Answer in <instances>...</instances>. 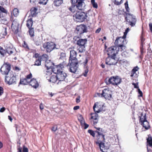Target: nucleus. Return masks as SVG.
<instances>
[{
    "label": "nucleus",
    "instance_id": "nucleus-2",
    "mask_svg": "<svg viewBox=\"0 0 152 152\" xmlns=\"http://www.w3.org/2000/svg\"><path fill=\"white\" fill-rule=\"evenodd\" d=\"M87 17V14L81 10L77 11L75 14L73 15L74 19L78 22H82L85 21Z\"/></svg>",
    "mask_w": 152,
    "mask_h": 152
},
{
    "label": "nucleus",
    "instance_id": "nucleus-7",
    "mask_svg": "<svg viewBox=\"0 0 152 152\" xmlns=\"http://www.w3.org/2000/svg\"><path fill=\"white\" fill-rule=\"evenodd\" d=\"M43 47L47 52H50L56 47V45L53 42H46L43 44Z\"/></svg>",
    "mask_w": 152,
    "mask_h": 152
},
{
    "label": "nucleus",
    "instance_id": "nucleus-17",
    "mask_svg": "<svg viewBox=\"0 0 152 152\" xmlns=\"http://www.w3.org/2000/svg\"><path fill=\"white\" fill-rule=\"evenodd\" d=\"M19 23L15 20L12 21L11 25V27L13 29V30L15 31V34H17L19 31Z\"/></svg>",
    "mask_w": 152,
    "mask_h": 152
},
{
    "label": "nucleus",
    "instance_id": "nucleus-36",
    "mask_svg": "<svg viewBox=\"0 0 152 152\" xmlns=\"http://www.w3.org/2000/svg\"><path fill=\"white\" fill-rule=\"evenodd\" d=\"M62 0H55L54 1L55 5L56 6H58L63 2Z\"/></svg>",
    "mask_w": 152,
    "mask_h": 152
},
{
    "label": "nucleus",
    "instance_id": "nucleus-41",
    "mask_svg": "<svg viewBox=\"0 0 152 152\" xmlns=\"http://www.w3.org/2000/svg\"><path fill=\"white\" fill-rule=\"evenodd\" d=\"M0 53L2 56H4V54L5 53V51L1 46H0Z\"/></svg>",
    "mask_w": 152,
    "mask_h": 152
},
{
    "label": "nucleus",
    "instance_id": "nucleus-30",
    "mask_svg": "<svg viewBox=\"0 0 152 152\" xmlns=\"http://www.w3.org/2000/svg\"><path fill=\"white\" fill-rule=\"evenodd\" d=\"M139 117L140 118L139 121L140 122V124L142 122H144V121L147 120L146 113L143 115V113H142L141 114V116H139Z\"/></svg>",
    "mask_w": 152,
    "mask_h": 152
},
{
    "label": "nucleus",
    "instance_id": "nucleus-51",
    "mask_svg": "<svg viewBox=\"0 0 152 152\" xmlns=\"http://www.w3.org/2000/svg\"><path fill=\"white\" fill-rule=\"evenodd\" d=\"M100 132L101 131H95V132L97 133V134H98V135H97V137H98V136H100L102 134Z\"/></svg>",
    "mask_w": 152,
    "mask_h": 152
},
{
    "label": "nucleus",
    "instance_id": "nucleus-44",
    "mask_svg": "<svg viewBox=\"0 0 152 152\" xmlns=\"http://www.w3.org/2000/svg\"><path fill=\"white\" fill-rule=\"evenodd\" d=\"M48 1V0H40L39 3L45 5L47 4Z\"/></svg>",
    "mask_w": 152,
    "mask_h": 152
},
{
    "label": "nucleus",
    "instance_id": "nucleus-33",
    "mask_svg": "<svg viewBox=\"0 0 152 152\" xmlns=\"http://www.w3.org/2000/svg\"><path fill=\"white\" fill-rule=\"evenodd\" d=\"M96 144H98L99 146L100 150L101 151H103V149H102V148H104L105 147L104 144L102 142V141L101 142H96Z\"/></svg>",
    "mask_w": 152,
    "mask_h": 152
},
{
    "label": "nucleus",
    "instance_id": "nucleus-47",
    "mask_svg": "<svg viewBox=\"0 0 152 152\" xmlns=\"http://www.w3.org/2000/svg\"><path fill=\"white\" fill-rule=\"evenodd\" d=\"M32 75L31 73L27 75L26 78H25L27 80H28L32 77Z\"/></svg>",
    "mask_w": 152,
    "mask_h": 152
},
{
    "label": "nucleus",
    "instance_id": "nucleus-54",
    "mask_svg": "<svg viewBox=\"0 0 152 152\" xmlns=\"http://www.w3.org/2000/svg\"><path fill=\"white\" fill-rule=\"evenodd\" d=\"M80 96H78L77 97L76 99V102L77 103H78L80 102Z\"/></svg>",
    "mask_w": 152,
    "mask_h": 152
},
{
    "label": "nucleus",
    "instance_id": "nucleus-4",
    "mask_svg": "<svg viewBox=\"0 0 152 152\" xmlns=\"http://www.w3.org/2000/svg\"><path fill=\"white\" fill-rule=\"evenodd\" d=\"M87 40L86 39H80L77 41V50L80 53H82L85 50V45L86 44Z\"/></svg>",
    "mask_w": 152,
    "mask_h": 152
},
{
    "label": "nucleus",
    "instance_id": "nucleus-22",
    "mask_svg": "<svg viewBox=\"0 0 152 152\" xmlns=\"http://www.w3.org/2000/svg\"><path fill=\"white\" fill-rule=\"evenodd\" d=\"M139 69V68L137 66H136L134 67L132 71L130 76L131 77H137V74L136 73V72L138 71Z\"/></svg>",
    "mask_w": 152,
    "mask_h": 152
},
{
    "label": "nucleus",
    "instance_id": "nucleus-1",
    "mask_svg": "<svg viewBox=\"0 0 152 152\" xmlns=\"http://www.w3.org/2000/svg\"><path fill=\"white\" fill-rule=\"evenodd\" d=\"M65 66L67 65L65 61H64L61 63L56 66V68L53 69V72L57 75L56 76L58 80V84L60 81L64 80L66 77V74L62 70L64 66Z\"/></svg>",
    "mask_w": 152,
    "mask_h": 152
},
{
    "label": "nucleus",
    "instance_id": "nucleus-26",
    "mask_svg": "<svg viewBox=\"0 0 152 152\" xmlns=\"http://www.w3.org/2000/svg\"><path fill=\"white\" fill-rule=\"evenodd\" d=\"M141 124L146 129H148L150 127L148 122L146 120L144 122H142Z\"/></svg>",
    "mask_w": 152,
    "mask_h": 152
},
{
    "label": "nucleus",
    "instance_id": "nucleus-21",
    "mask_svg": "<svg viewBox=\"0 0 152 152\" xmlns=\"http://www.w3.org/2000/svg\"><path fill=\"white\" fill-rule=\"evenodd\" d=\"M139 69V68L137 66H136L134 67L132 71L130 76L131 77H137V74L136 73V72L138 71Z\"/></svg>",
    "mask_w": 152,
    "mask_h": 152
},
{
    "label": "nucleus",
    "instance_id": "nucleus-27",
    "mask_svg": "<svg viewBox=\"0 0 152 152\" xmlns=\"http://www.w3.org/2000/svg\"><path fill=\"white\" fill-rule=\"evenodd\" d=\"M69 10L72 12H74L76 11V12L77 11V10H78V9L75 4H72V6L69 8Z\"/></svg>",
    "mask_w": 152,
    "mask_h": 152
},
{
    "label": "nucleus",
    "instance_id": "nucleus-38",
    "mask_svg": "<svg viewBox=\"0 0 152 152\" xmlns=\"http://www.w3.org/2000/svg\"><path fill=\"white\" fill-rule=\"evenodd\" d=\"M19 13L18 10L17 8H15L13 10L12 12L11 13L13 14L15 16H17Z\"/></svg>",
    "mask_w": 152,
    "mask_h": 152
},
{
    "label": "nucleus",
    "instance_id": "nucleus-12",
    "mask_svg": "<svg viewBox=\"0 0 152 152\" xmlns=\"http://www.w3.org/2000/svg\"><path fill=\"white\" fill-rule=\"evenodd\" d=\"M69 64H70V65L69 69V71L72 73H75L78 67V62H72V63H71L69 62L68 65Z\"/></svg>",
    "mask_w": 152,
    "mask_h": 152
},
{
    "label": "nucleus",
    "instance_id": "nucleus-40",
    "mask_svg": "<svg viewBox=\"0 0 152 152\" xmlns=\"http://www.w3.org/2000/svg\"><path fill=\"white\" fill-rule=\"evenodd\" d=\"M91 3L93 7L95 8H97L98 7V5L95 2V0H91Z\"/></svg>",
    "mask_w": 152,
    "mask_h": 152
},
{
    "label": "nucleus",
    "instance_id": "nucleus-31",
    "mask_svg": "<svg viewBox=\"0 0 152 152\" xmlns=\"http://www.w3.org/2000/svg\"><path fill=\"white\" fill-rule=\"evenodd\" d=\"M33 22L32 19L31 18L27 21L26 26L28 28H32L31 27L33 25Z\"/></svg>",
    "mask_w": 152,
    "mask_h": 152
},
{
    "label": "nucleus",
    "instance_id": "nucleus-60",
    "mask_svg": "<svg viewBox=\"0 0 152 152\" xmlns=\"http://www.w3.org/2000/svg\"><path fill=\"white\" fill-rule=\"evenodd\" d=\"M129 30L130 29L129 28H126V29L125 30V31L124 33V35H126L127 34V33L128 32Z\"/></svg>",
    "mask_w": 152,
    "mask_h": 152
},
{
    "label": "nucleus",
    "instance_id": "nucleus-48",
    "mask_svg": "<svg viewBox=\"0 0 152 152\" xmlns=\"http://www.w3.org/2000/svg\"><path fill=\"white\" fill-rule=\"evenodd\" d=\"M118 47H120L121 49L122 50H124L126 48V46L125 45H120Z\"/></svg>",
    "mask_w": 152,
    "mask_h": 152
},
{
    "label": "nucleus",
    "instance_id": "nucleus-34",
    "mask_svg": "<svg viewBox=\"0 0 152 152\" xmlns=\"http://www.w3.org/2000/svg\"><path fill=\"white\" fill-rule=\"evenodd\" d=\"M41 61H42L41 59H40L39 57H38L37 58L36 60L35 61L34 65L38 66L40 65L41 64Z\"/></svg>",
    "mask_w": 152,
    "mask_h": 152
},
{
    "label": "nucleus",
    "instance_id": "nucleus-29",
    "mask_svg": "<svg viewBox=\"0 0 152 152\" xmlns=\"http://www.w3.org/2000/svg\"><path fill=\"white\" fill-rule=\"evenodd\" d=\"M15 50L14 48L10 47H7L6 49V52L9 55L12 54Z\"/></svg>",
    "mask_w": 152,
    "mask_h": 152
},
{
    "label": "nucleus",
    "instance_id": "nucleus-61",
    "mask_svg": "<svg viewBox=\"0 0 152 152\" xmlns=\"http://www.w3.org/2000/svg\"><path fill=\"white\" fill-rule=\"evenodd\" d=\"M150 30L152 33V23H149V24Z\"/></svg>",
    "mask_w": 152,
    "mask_h": 152
},
{
    "label": "nucleus",
    "instance_id": "nucleus-10",
    "mask_svg": "<svg viewBox=\"0 0 152 152\" xmlns=\"http://www.w3.org/2000/svg\"><path fill=\"white\" fill-rule=\"evenodd\" d=\"M72 4H75L78 10H81L83 9V6L84 4V0H71Z\"/></svg>",
    "mask_w": 152,
    "mask_h": 152
},
{
    "label": "nucleus",
    "instance_id": "nucleus-8",
    "mask_svg": "<svg viewBox=\"0 0 152 152\" xmlns=\"http://www.w3.org/2000/svg\"><path fill=\"white\" fill-rule=\"evenodd\" d=\"M102 96L105 99L110 100L112 98V92L108 88H104L102 91Z\"/></svg>",
    "mask_w": 152,
    "mask_h": 152
},
{
    "label": "nucleus",
    "instance_id": "nucleus-9",
    "mask_svg": "<svg viewBox=\"0 0 152 152\" xmlns=\"http://www.w3.org/2000/svg\"><path fill=\"white\" fill-rule=\"evenodd\" d=\"M10 65L7 63L4 64L0 69L1 73L3 75H8L10 70Z\"/></svg>",
    "mask_w": 152,
    "mask_h": 152
},
{
    "label": "nucleus",
    "instance_id": "nucleus-18",
    "mask_svg": "<svg viewBox=\"0 0 152 152\" xmlns=\"http://www.w3.org/2000/svg\"><path fill=\"white\" fill-rule=\"evenodd\" d=\"M45 65L47 69H51L53 71V69L55 68L56 66H54V64L49 60L45 62Z\"/></svg>",
    "mask_w": 152,
    "mask_h": 152
},
{
    "label": "nucleus",
    "instance_id": "nucleus-20",
    "mask_svg": "<svg viewBox=\"0 0 152 152\" xmlns=\"http://www.w3.org/2000/svg\"><path fill=\"white\" fill-rule=\"evenodd\" d=\"M34 40V44L37 46L40 45L42 42V40L39 37H36Z\"/></svg>",
    "mask_w": 152,
    "mask_h": 152
},
{
    "label": "nucleus",
    "instance_id": "nucleus-6",
    "mask_svg": "<svg viewBox=\"0 0 152 152\" xmlns=\"http://www.w3.org/2000/svg\"><path fill=\"white\" fill-rule=\"evenodd\" d=\"M126 14L127 17H125L126 20L128 22L131 26L133 27L135 26L137 21L135 16L130 13H126Z\"/></svg>",
    "mask_w": 152,
    "mask_h": 152
},
{
    "label": "nucleus",
    "instance_id": "nucleus-3",
    "mask_svg": "<svg viewBox=\"0 0 152 152\" xmlns=\"http://www.w3.org/2000/svg\"><path fill=\"white\" fill-rule=\"evenodd\" d=\"M121 81V78L118 76H112L110 78H106L104 80L107 85L111 84L113 85H117L120 84Z\"/></svg>",
    "mask_w": 152,
    "mask_h": 152
},
{
    "label": "nucleus",
    "instance_id": "nucleus-58",
    "mask_svg": "<svg viewBox=\"0 0 152 152\" xmlns=\"http://www.w3.org/2000/svg\"><path fill=\"white\" fill-rule=\"evenodd\" d=\"M138 91L139 94H140V96H142V91H141L140 88H138Z\"/></svg>",
    "mask_w": 152,
    "mask_h": 152
},
{
    "label": "nucleus",
    "instance_id": "nucleus-57",
    "mask_svg": "<svg viewBox=\"0 0 152 152\" xmlns=\"http://www.w3.org/2000/svg\"><path fill=\"white\" fill-rule=\"evenodd\" d=\"M3 93V89L1 87H0V96Z\"/></svg>",
    "mask_w": 152,
    "mask_h": 152
},
{
    "label": "nucleus",
    "instance_id": "nucleus-64",
    "mask_svg": "<svg viewBox=\"0 0 152 152\" xmlns=\"http://www.w3.org/2000/svg\"><path fill=\"white\" fill-rule=\"evenodd\" d=\"M149 148L148 146H147V150L148 152H152V148Z\"/></svg>",
    "mask_w": 152,
    "mask_h": 152
},
{
    "label": "nucleus",
    "instance_id": "nucleus-42",
    "mask_svg": "<svg viewBox=\"0 0 152 152\" xmlns=\"http://www.w3.org/2000/svg\"><path fill=\"white\" fill-rule=\"evenodd\" d=\"M123 0H115L114 4L117 5H118L122 3Z\"/></svg>",
    "mask_w": 152,
    "mask_h": 152
},
{
    "label": "nucleus",
    "instance_id": "nucleus-52",
    "mask_svg": "<svg viewBox=\"0 0 152 152\" xmlns=\"http://www.w3.org/2000/svg\"><path fill=\"white\" fill-rule=\"evenodd\" d=\"M95 116L94 117L93 116H92L91 117V118L95 120H97V115L96 114H95Z\"/></svg>",
    "mask_w": 152,
    "mask_h": 152
},
{
    "label": "nucleus",
    "instance_id": "nucleus-49",
    "mask_svg": "<svg viewBox=\"0 0 152 152\" xmlns=\"http://www.w3.org/2000/svg\"><path fill=\"white\" fill-rule=\"evenodd\" d=\"M128 53L125 51H123L121 53L122 56L124 57H126L127 56Z\"/></svg>",
    "mask_w": 152,
    "mask_h": 152
},
{
    "label": "nucleus",
    "instance_id": "nucleus-13",
    "mask_svg": "<svg viewBox=\"0 0 152 152\" xmlns=\"http://www.w3.org/2000/svg\"><path fill=\"white\" fill-rule=\"evenodd\" d=\"M111 56V58L109 57L107 58L105 61L106 64L109 65H115L117 63V61L115 59V56Z\"/></svg>",
    "mask_w": 152,
    "mask_h": 152
},
{
    "label": "nucleus",
    "instance_id": "nucleus-23",
    "mask_svg": "<svg viewBox=\"0 0 152 152\" xmlns=\"http://www.w3.org/2000/svg\"><path fill=\"white\" fill-rule=\"evenodd\" d=\"M46 78L47 79V80H48L49 82L54 83H56L57 84V83L58 82V80L56 75L52 76L50 77V78L49 79L48 78V77H47Z\"/></svg>",
    "mask_w": 152,
    "mask_h": 152
},
{
    "label": "nucleus",
    "instance_id": "nucleus-59",
    "mask_svg": "<svg viewBox=\"0 0 152 152\" xmlns=\"http://www.w3.org/2000/svg\"><path fill=\"white\" fill-rule=\"evenodd\" d=\"M17 149L18 150V152H22V148L20 146H18Z\"/></svg>",
    "mask_w": 152,
    "mask_h": 152
},
{
    "label": "nucleus",
    "instance_id": "nucleus-43",
    "mask_svg": "<svg viewBox=\"0 0 152 152\" xmlns=\"http://www.w3.org/2000/svg\"><path fill=\"white\" fill-rule=\"evenodd\" d=\"M0 11H1L2 12L5 13L6 14H7V11L2 6H0Z\"/></svg>",
    "mask_w": 152,
    "mask_h": 152
},
{
    "label": "nucleus",
    "instance_id": "nucleus-24",
    "mask_svg": "<svg viewBox=\"0 0 152 152\" xmlns=\"http://www.w3.org/2000/svg\"><path fill=\"white\" fill-rule=\"evenodd\" d=\"M96 106V104L95 103L93 107L94 111L96 113H98L103 111L102 108H100L99 106Z\"/></svg>",
    "mask_w": 152,
    "mask_h": 152
},
{
    "label": "nucleus",
    "instance_id": "nucleus-25",
    "mask_svg": "<svg viewBox=\"0 0 152 152\" xmlns=\"http://www.w3.org/2000/svg\"><path fill=\"white\" fill-rule=\"evenodd\" d=\"M30 11L31 14L29 15V16L31 18L35 17L37 14V9L35 7L32 8L31 9Z\"/></svg>",
    "mask_w": 152,
    "mask_h": 152
},
{
    "label": "nucleus",
    "instance_id": "nucleus-45",
    "mask_svg": "<svg viewBox=\"0 0 152 152\" xmlns=\"http://www.w3.org/2000/svg\"><path fill=\"white\" fill-rule=\"evenodd\" d=\"M88 132L93 137L95 136V133L92 130L89 129L88 130Z\"/></svg>",
    "mask_w": 152,
    "mask_h": 152
},
{
    "label": "nucleus",
    "instance_id": "nucleus-32",
    "mask_svg": "<svg viewBox=\"0 0 152 152\" xmlns=\"http://www.w3.org/2000/svg\"><path fill=\"white\" fill-rule=\"evenodd\" d=\"M29 83V81L27 80L26 78L24 79L20 80L19 85L22 84L24 85H27Z\"/></svg>",
    "mask_w": 152,
    "mask_h": 152
},
{
    "label": "nucleus",
    "instance_id": "nucleus-63",
    "mask_svg": "<svg viewBox=\"0 0 152 152\" xmlns=\"http://www.w3.org/2000/svg\"><path fill=\"white\" fill-rule=\"evenodd\" d=\"M5 108L4 107H2L0 109V112L3 113L5 110Z\"/></svg>",
    "mask_w": 152,
    "mask_h": 152
},
{
    "label": "nucleus",
    "instance_id": "nucleus-5",
    "mask_svg": "<svg viewBox=\"0 0 152 152\" xmlns=\"http://www.w3.org/2000/svg\"><path fill=\"white\" fill-rule=\"evenodd\" d=\"M5 82L9 85H14L17 83V79L16 76L10 72L8 76H5Z\"/></svg>",
    "mask_w": 152,
    "mask_h": 152
},
{
    "label": "nucleus",
    "instance_id": "nucleus-62",
    "mask_svg": "<svg viewBox=\"0 0 152 152\" xmlns=\"http://www.w3.org/2000/svg\"><path fill=\"white\" fill-rule=\"evenodd\" d=\"M132 85L134 86V88L138 89L139 88V87L137 84L133 83H132Z\"/></svg>",
    "mask_w": 152,
    "mask_h": 152
},
{
    "label": "nucleus",
    "instance_id": "nucleus-46",
    "mask_svg": "<svg viewBox=\"0 0 152 152\" xmlns=\"http://www.w3.org/2000/svg\"><path fill=\"white\" fill-rule=\"evenodd\" d=\"M23 152H28V148L26 147L25 146L23 145Z\"/></svg>",
    "mask_w": 152,
    "mask_h": 152
},
{
    "label": "nucleus",
    "instance_id": "nucleus-14",
    "mask_svg": "<svg viewBox=\"0 0 152 152\" xmlns=\"http://www.w3.org/2000/svg\"><path fill=\"white\" fill-rule=\"evenodd\" d=\"M77 52L74 50H72L70 51V56L69 62L72 63V62H78L76 58Z\"/></svg>",
    "mask_w": 152,
    "mask_h": 152
},
{
    "label": "nucleus",
    "instance_id": "nucleus-50",
    "mask_svg": "<svg viewBox=\"0 0 152 152\" xmlns=\"http://www.w3.org/2000/svg\"><path fill=\"white\" fill-rule=\"evenodd\" d=\"M57 129V126L55 125L52 127L51 130L54 132H55Z\"/></svg>",
    "mask_w": 152,
    "mask_h": 152
},
{
    "label": "nucleus",
    "instance_id": "nucleus-53",
    "mask_svg": "<svg viewBox=\"0 0 152 152\" xmlns=\"http://www.w3.org/2000/svg\"><path fill=\"white\" fill-rule=\"evenodd\" d=\"M78 120H79V121L80 122V123L81 124V125L84 124V123H85V122L84 120H81L80 121V116L78 118Z\"/></svg>",
    "mask_w": 152,
    "mask_h": 152
},
{
    "label": "nucleus",
    "instance_id": "nucleus-55",
    "mask_svg": "<svg viewBox=\"0 0 152 152\" xmlns=\"http://www.w3.org/2000/svg\"><path fill=\"white\" fill-rule=\"evenodd\" d=\"M88 72V68H86L85 70V73L84 74V75L85 77H86L87 74Z\"/></svg>",
    "mask_w": 152,
    "mask_h": 152
},
{
    "label": "nucleus",
    "instance_id": "nucleus-15",
    "mask_svg": "<svg viewBox=\"0 0 152 152\" xmlns=\"http://www.w3.org/2000/svg\"><path fill=\"white\" fill-rule=\"evenodd\" d=\"M116 47L114 46L109 48L107 51V55L109 56H115L116 55L117 53L116 50Z\"/></svg>",
    "mask_w": 152,
    "mask_h": 152
},
{
    "label": "nucleus",
    "instance_id": "nucleus-56",
    "mask_svg": "<svg viewBox=\"0 0 152 152\" xmlns=\"http://www.w3.org/2000/svg\"><path fill=\"white\" fill-rule=\"evenodd\" d=\"M15 127L16 128V131L17 132H19L20 131V129H19V126L15 124Z\"/></svg>",
    "mask_w": 152,
    "mask_h": 152
},
{
    "label": "nucleus",
    "instance_id": "nucleus-35",
    "mask_svg": "<svg viewBox=\"0 0 152 152\" xmlns=\"http://www.w3.org/2000/svg\"><path fill=\"white\" fill-rule=\"evenodd\" d=\"M141 46L140 47V50L141 54H142L143 53V50L144 49L143 48V42L145 40V39L142 37H141Z\"/></svg>",
    "mask_w": 152,
    "mask_h": 152
},
{
    "label": "nucleus",
    "instance_id": "nucleus-19",
    "mask_svg": "<svg viewBox=\"0 0 152 152\" xmlns=\"http://www.w3.org/2000/svg\"><path fill=\"white\" fill-rule=\"evenodd\" d=\"M29 83L30 85L34 88H37L39 86V85L36 79L33 78L31 79Z\"/></svg>",
    "mask_w": 152,
    "mask_h": 152
},
{
    "label": "nucleus",
    "instance_id": "nucleus-39",
    "mask_svg": "<svg viewBox=\"0 0 152 152\" xmlns=\"http://www.w3.org/2000/svg\"><path fill=\"white\" fill-rule=\"evenodd\" d=\"M66 54L65 53H61L60 54V57L59 58V59L65 60L66 59Z\"/></svg>",
    "mask_w": 152,
    "mask_h": 152
},
{
    "label": "nucleus",
    "instance_id": "nucleus-37",
    "mask_svg": "<svg viewBox=\"0 0 152 152\" xmlns=\"http://www.w3.org/2000/svg\"><path fill=\"white\" fill-rule=\"evenodd\" d=\"M29 33L31 37H33L34 35V30L33 28H28Z\"/></svg>",
    "mask_w": 152,
    "mask_h": 152
},
{
    "label": "nucleus",
    "instance_id": "nucleus-11",
    "mask_svg": "<svg viewBox=\"0 0 152 152\" xmlns=\"http://www.w3.org/2000/svg\"><path fill=\"white\" fill-rule=\"evenodd\" d=\"M87 27L84 25H80L78 26L76 28L77 33L79 34H81L85 32H87Z\"/></svg>",
    "mask_w": 152,
    "mask_h": 152
},
{
    "label": "nucleus",
    "instance_id": "nucleus-28",
    "mask_svg": "<svg viewBox=\"0 0 152 152\" xmlns=\"http://www.w3.org/2000/svg\"><path fill=\"white\" fill-rule=\"evenodd\" d=\"M39 57L41 61H44L45 62L49 60H48V56L46 54H44L41 56H39Z\"/></svg>",
    "mask_w": 152,
    "mask_h": 152
},
{
    "label": "nucleus",
    "instance_id": "nucleus-16",
    "mask_svg": "<svg viewBox=\"0 0 152 152\" xmlns=\"http://www.w3.org/2000/svg\"><path fill=\"white\" fill-rule=\"evenodd\" d=\"M124 42H126L125 39L123 37H118L115 40L114 43L115 46L118 47L124 44Z\"/></svg>",
    "mask_w": 152,
    "mask_h": 152
}]
</instances>
